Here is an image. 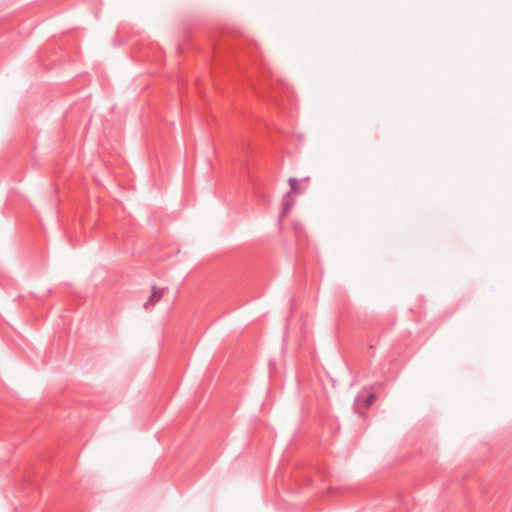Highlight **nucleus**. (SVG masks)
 Masks as SVG:
<instances>
[{
    "label": "nucleus",
    "mask_w": 512,
    "mask_h": 512,
    "mask_svg": "<svg viewBox=\"0 0 512 512\" xmlns=\"http://www.w3.org/2000/svg\"><path fill=\"white\" fill-rule=\"evenodd\" d=\"M294 205V198L291 193H286L282 199V210L279 215V222H281L291 211Z\"/></svg>",
    "instance_id": "1"
},
{
    "label": "nucleus",
    "mask_w": 512,
    "mask_h": 512,
    "mask_svg": "<svg viewBox=\"0 0 512 512\" xmlns=\"http://www.w3.org/2000/svg\"><path fill=\"white\" fill-rule=\"evenodd\" d=\"M163 295V291H157L156 286H152V295L148 299V301L145 303V308L148 309L150 306H154L155 303H157Z\"/></svg>",
    "instance_id": "2"
},
{
    "label": "nucleus",
    "mask_w": 512,
    "mask_h": 512,
    "mask_svg": "<svg viewBox=\"0 0 512 512\" xmlns=\"http://www.w3.org/2000/svg\"><path fill=\"white\" fill-rule=\"evenodd\" d=\"M289 185H290V192L289 193H298L299 192V188H298V180L296 178H289Z\"/></svg>",
    "instance_id": "3"
},
{
    "label": "nucleus",
    "mask_w": 512,
    "mask_h": 512,
    "mask_svg": "<svg viewBox=\"0 0 512 512\" xmlns=\"http://www.w3.org/2000/svg\"><path fill=\"white\" fill-rule=\"evenodd\" d=\"M376 399V396L374 394H369L365 399V406L370 407Z\"/></svg>",
    "instance_id": "4"
}]
</instances>
